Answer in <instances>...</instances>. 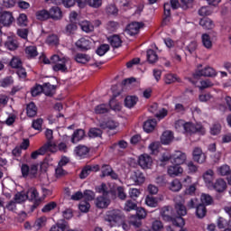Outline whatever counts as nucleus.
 <instances>
[{"label":"nucleus","mask_w":231,"mask_h":231,"mask_svg":"<svg viewBox=\"0 0 231 231\" xmlns=\"http://www.w3.org/2000/svg\"><path fill=\"white\" fill-rule=\"evenodd\" d=\"M178 80V77L174 74H167L165 77V83L166 84H173V82H176Z\"/></svg>","instance_id":"obj_64"},{"label":"nucleus","mask_w":231,"mask_h":231,"mask_svg":"<svg viewBox=\"0 0 231 231\" xmlns=\"http://www.w3.org/2000/svg\"><path fill=\"white\" fill-rule=\"evenodd\" d=\"M86 136V132L82 129H78L74 131L71 142L72 143H77L78 142H80V140H84V137Z\"/></svg>","instance_id":"obj_22"},{"label":"nucleus","mask_w":231,"mask_h":231,"mask_svg":"<svg viewBox=\"0 0 231 231\" xmlns=\"http://www.w3.org/2000/svg\"><path fill=\"white\" fill-rule=\"evenodd\" d=\"M192 157L197 163H205V162H207V155L200 147H195L193 149Z\"/></svg>","instance_id":"obj_9"},{"label":"nucleus","mask_w":231,"mask_h":231,"mask_svg":"<svg viewBox=\"0 0 231 231\" xmlns=\"http://www.w3.org/2000/svg\"><path fill=\"white\" fill-rule=\"evenodd\" d=\"M28 199V195L23 191L18 192L14 195V201L16 203H24Z\"/></svg>","instance_id":"obj_45"},{"label":"nucleus","mask_w":231,"mask_h":231,"mask_svg":"<svg viewBox=\"0 0 231 231\" xmlns=\"http://www.w3.org/2000/svg\"><path fill=\"white\" fill-rule=\"evenodd\" d=\"M25 194L26 196H28L27 199H30L31 201H33V199H37L39 196V192L35 188L29 189Z\"/></svg>","instance_id":"obj_47"},{"label":"nucleus","mask_w":231,"mask_h":231,"mask_svg":"<svg viewBox=\"0 0 231 231\" xmlns=\"http://www.w3.org/2000/svg\"><path fill=\"white\" fill-rule=\"evenodd\" d=\"M68 226V223L67 222H63V223H58L54 226H52L51 227L50 231H65L66 227Z\"/></svg>","instance_id":"obj_53"},{"label":"nucleus","mask_w":231,"mask_h":231,"mask_svg":"<svg viewBox=\"0 0 231 231\" xmlns=\"http://www.w3.org/2000/svg\"><path fill=\"white\" fill-rule=\"evenodd\" d=\"M42 88V92L46 97H53L55 95V86L50 84V83H45Z\"/></svg>","instance_id":"obj_25"},{"label":"nucleus","mask_w":231,"mask_h":231,"mask_svg":"<svg viewBox=\"0 0 231 231\" xmlns=\"http://www.w3.org/2000/svg\"><path fill=\"white\" fill-rule=\"evenodd\" d=\"M181 182L178 180V179L173 180L170 183V190L172 192H180V190H181Z\"/></svg>","instance_id":"obj_40"},{"label":"nucleus","mask_w":231,"mask_h":231,"mask_svg":"<svg viewBox=\"0 0 231 231\" xmlns=\"http://www.w3.org/2000/svg\"><path fill=\"white\" fill-rule=\"evenodd\" d=\"M54 19L55 21H59V19H62V11L60 8L54 6L51 7L49 11V19Z\"/></svg>","instance_id":"obj_20"},{"label":"nucleus","mask_w":231,"mask_h":231,"mask_svg":"<svg viewBox=\"0 0 231 231\" xmlns=\"http://www.w3.org/2000/svg\"><path fill=\"white\" fill-rule=\"evenodd\" d=\"M96 115H106V113H109V106L106 104L98 105L95 107Z\"/></svg>","instance_id":"obj_39"},{"label":"nucleus","mask_w":231,"mask_h":231,"mask_svg":"<svg viewBox=\"0 0 231 231\" xmlns=\"http://www.w3.org/2000/svg\"><path fill=\"white\" fill-rule=\"evenodd\" d=\"M107 51H109V44H102L96 51V52L97 53V55H99V57H103V55H106Z\"/></svg>","instance_id":"obj_51"},{"label":"nucleus","mask_w":231,"mask_h":231,"mask_svg":"<svg viewBox=\"0 0 231 231\" xmlns=\"http://www.w3.org/2000/svg\"><path fill=\"white\" fill-rule=\"evenodd\" d=\"M79 26H80L81 30L83 32H85L86 33H89V32H93V30H95V27L93 26V24H91V23L89 21H83V22L79 23Z\"/></svg>","instance_id":"obj_33"},{"label":"nucleus","mask_w":231,"mask_h":231,"mask_svg":"<svg viewBox=\"0 0 231 231\" xmlns=\"http://www.w3.org/2000/svg\"><path fill=\"white\" fill-rule=\"evenodd\" d=\"M200 205L208 206V205H214V198L207 193H202L200 196Z\"/></svg>","instance_id":"obj_26"},{"label":"nucleus","mask_w":231,"mask_h":231,"mask_svg":"<svg viewBox=\"0 0 231 231\" xmlns=\"http://www.w3.org/2000/svg\"><path fill=\"white\" fill-rule=\"evenodd\" d=\"M185 133L189 134H194L195 133H205V129L199 124L194 125L192 123H186L184 127Z\"/></svg>","instance_id":"obj_10"},{"label":"nucleus","mask_w":231,"mask_h":231,"mask_svg":"<svg viewBox=\"0 0 231 231\" xmlns=\"http://www.w3.org/2000/svg\"><path fill=\"white\" fill-rule=\"evenodd\" d=\"M216 69L212 67H206L201 70H197L193 73V79H199V77H216Z\"/></svg>","instance_id":"obj_8"},{"label":"nucleus","mask_w":231,"mask_h":231,"mask_svg":"<svg viewBox=\"0 0 231 231\" xmlns=\"http://www.w3.org/2000/svg\"><path fill=\"white\" fill-rule=\"evenodd\" d=\"M97 171H100V167H98V165H94V166H86L80 172L79 174V178L81 180H84L86 178H88L91 172H97Z\"/></svg>","instance_id":"obj_16"},{"label":"nucleus","mask_w":231,"mask_h":231,"mask_svg":"<svg viewBox=\"0 0 231 231\" xmlns=\"http://www.w3.org/2000/svg\"><path fill=\"white\" fill-rule=\"evenodd\" d=\"M27 115L30 117L35 116V115H37V106H35L33 102L27 105Z\"/></svg>","instance_id":"obj_50"},{"label":"nucleus","mask_w":231,"mask_h":231,"mask_svg":"<svg viewBox=\"0 0 231 231\" xmlns=\"http://www.w3.org/2000/svg\"><path fill=\"white\" fill-rule=\"evenodd\" d=\"M108 42L113 48H120L122 46V39L118 35L110 36Z\"/></svg>","instance_id":"obj_31"},{"label":"nucleus","mask_w":231,"mask_h":231,"mask_svg":"<svg viewBox=\"0 0 231 231\" xmlns=\"http://www.w3.org/2000/svg\"><path fill=\"white\" fill-rule=\"evenodd\" d=\"M125 217V216L120 209H113L106 213L105 221L109 223L111 226H116Z\"/></svg>","instance_id":"obj_3"},{"label":"nucleus","mask_w":231,"mask_h":231,"mask_svg":"<svg viewBox=\"0 0 231 231\" xmlns=\"http://www.w3.org/2000/svg\"><path fill=\"white\" fill-rule=\"evenodd\" d=\"M143 26V23H138V22H134L131 23L127 25L125 32L128 35H136L138 32H140V28Z\"/></svg>","instance_id":"obj_14"},{"label":"nucleus","mask_w":231,"mask_h":231,"mask_svg":"<svg viewBox=\"0 0 231 231\" xmlns=\"http://www.w3.org/2000/svg\"><path fill=\"white\" fill-rule=\"evenodd\" d=\"M171 160L172 163H175V165H181L182 163H185V161L187 160V154L181 152H176L171 157Z\"/></svg>","instance_id":"obj_15"},{"label":"nucleus","mask_w":231,"mask_h":231,"mask_svg":"<svg viewBox=\"0 0 231 231\" xmlns=\"http://www.w3.org/2000/svg\"><path fill=\"white\" fill-rule=\"evenodd\" d=\"M171 4L165 3L164 4V18H163V23L167 24L171 21Z\"/></svg>","instance_id":"obj_41"},{"label":"nucleus","mask_w":231,"mask_h":231,"mask_svg":"<svg viewBox=\"0 0 231 231\" xmlns=\"http://www.w3.org/2000/svg\"><path fill=\"white\" fill-rule=\"evenodd\" d=\"M145 203L148 207H152V208L158 207V199L152 196H147L145 199Z\"/></svg>","instance_id":"obj_48"},{"label":"nucleus","mask_w":231,"mask_h":231,"mask_svg":"<svg viewBox=\"0 0 231 231\" xmlns=\"http://www.w3.org/2000/svg\"><path fill=\"white\" fill-rule=\"evenodd\" d=\"M5 48H7V50H10L11 51H14V50H17V42L15 40H14V38L12 37H8L7 41L5 43Z\"/></svg>","instance_id":"obj_38"},{"label":"nucleus","mask_w":231,"mask_h":231,"mask_svg":"<svg viewBox=\"0 0 231 231\" xmlns=\"http://www.w3.org/2000/svg\"><path fill=\"white\" fill-rule=\"evenodd\" d=\"M77 48L82 51H88L91 49V41L89 39L81 38L77 41L76 42Z\"/></svg>","instance_id":"obj_18"},{"label":"nucleus","mask_w":231,"mask_h":231,"mask_svg":"<svg viewBox=\"0 0 231 231\" xmlns=\"http://www.w3.org/2000/svg\"><path fill=\"white\" fill-rule=\"evenodd\" d=\"M22 176L23 178H30V180H33V178H37V172L39 171L38 164H32L28 166L27 164H23L21 167Z\"/></svg>","instance_id":"obj_6"},{"label":"nucleus","mask_w":231,"mask_h":231,"mask_svg":"<svg viewBox=\"0 0 231 231\" xmlns=\"http://www.w3.org/2000/svg\"><path fill=\"white\" fill-rule=\"evenodd\" d=\"M138 163L142 169H150L152 165V158L148 154H142L139 157Z\"/></svg>","instance_id":"obj_13"},{"label":"nucleus","mask_w":231,"mask_h":231,"mask_svg":"<svg viewBox=\"0 0 231 231\" xmlns=\"http://www.w3.org/2000/svg\"><path fill=\"white\" fill-rule=\"evenodd\" d=\"M136 102H138V97L127 96L125 99V106L131 109V107H134V106H136Z\"/></svg>","instance_id":"obj_35"},{"label":"nucleus","mask_w":231,"mask_h":231,"mask_svg":"<svg viewBox=\"0 0 231 231\" xmlns=\"http://www.w3.org/2000/svg\"><path fill=\"white\" fill-rule=\"evenodd\" d=\"M154 127H156V120L155 119H150L144 122L143 124V130L145 133H151L154 131Z\"/></svg>","instance_id":"obj_28"},{"label":"nucleus","mask_w":231,"mask_h":231,"mask_svg":"<svg viewBox=\"0 0 231 231\" xmlns=\"http://www.w3.org/2000/svg\"><path fill=\"white\" fill-rule=\"evenodd\" d=\"M175 202V212L177 214V217L173 220V225L175 226H179L181 228V226H185V219L181 217L182 216H187V207H185V199L181 196H177L174 199Z\"/></svg>","instance_id":"obj_1"},{"label":"nucleus","mask_w":231,"mask_h":231,"mask_svg":"<svg viewBox=\"0 0 231 231\" xmlns=\"http://www.w3.org/2000/svg\"><path fill=\"white\" fill-rule=\"evenodd\" d=\"M10 66L15 69H18L19 68L23 67V61H21V59L14 57L10 62Z\"/></svg>","instance_id":"obj_54"},{"label":"nucleus","mask_w":231,"mask_h":231,"mask_svg":"<svg viewBox=\"0 0 231 231\" xmlns=\"http://www.w3.org/2000/svg\"><path fill=\"white\" fill-rule=\"evenodd\" d=\"M203 180L208 187H212V182L214 181V171L208 170L207 171H205V173L203 174Z\"/></svg>","instance_id":"obj_23"},{"label":"nucleus","mask_w":231,"mask_h":231,"mask_svg":"<svg viewBox=\"0 0 231 231\" xmlns=\"http://www.w3.org/2000/svg\"><path fill=\"white\" fill-rule=\"evenodd\" d=\"M136 208H138V206L136 203L133 202V200H127L125 203L124 210H125V212H131V210H136Z\"/></svg>","instance_id":"obj_49"},{"label":"nucleus","mask_w":231,"mask_h":231,"mask_svg":"<svg viewBox=\"0 0 231 231\" xmlns=\"http://www.w3.org/2000/svg\"><path fill=\"white\" fill-rule=\"evenodd\" d=\"M112 171H113V168H111V166L107 164H104L101 167V172H102L101 178H106V176H109Z\"/></svg>","instance_id":"obj_55"},{"label":"nucleus","mask_w":231,"mask_h":231,"mask_svg":"<svg viewBox=\"0 0 231 231\" xmlns=\"http://www.w3.org/2000/svg\"><path fill=\"white\" fill-rule=\"evenodd\" d=\"M172 140H174V134L171 131L167 130L162 133L161 143H163V145H169Z\"/></svg>","instance_id":"obj_19"},{"label":"nucleus","mask_w":231,"mask_h":231,"mask_svg":"<svg viewBox=\"0 0 231 231\" xmlns=\"http://www.w3.org/2000/svg\"><path fill=\"white\" fill-rule=\"evenodd\" d=\"M101 129H116L118 127V123L115 122L114 120H108L106 122H102L99 125Z\"/></svg>","instance_id":"obj_27"},{"label":"nucleus","mask_w":231,"mask_h":231,"mask_svg":"<svg viewBox=\"0 0 231 231\" xmlns=\"http://www.w3.org/2000/svg\"><path fill=\"white\" fill-rule=\"evenodd\" d=\"M47 42L51 46H57L59 44V36L52 34L47 38Z\"/></svg>","instance_id":"obj_57"},{"label":"nucleus","mask_w":231,"mask_h":231,"mask_svg":"<svg viewBox=\"0 0 231 231\" xmlns=\"http://www.w3.org/2000/svg\"><path fill=\"white\" fill-rule=\"evenodd\" d=\"M32 96V97H38V95L43 93L42 92V86L41 85H36L31 90Z\"/></svg>","instance_id":"obj_63"},{"label":"nucleus","mask_w":231,"mask_h":231,"mask_svg":"<svg viewBox=\"0 0 231 231\" xmlns=\"http://www.w3.org/2000/svg\"><path fill=\"white\" fill-rule=\"evenodd\" d=\"M200 26L204 28V30H212L214 28V22L208 18H203L199 21Z\"/></svg>","instance_id":"obj_37"},{"label":"nucleus","mask_w":231,"mask_h":231,"mask_svg":"<svg viewBox=\"0 0 231 231\" xmlns=\"http://www.w3.org/2000/svg\"><path fill=\"white\" fill-rule=\"evenodd\" d=\"M36 19L38 21H48L50 19V12L46 9L36 12Z\"/></svg>","instance_id":"obj_34"},{"label":"nucleus","mask_w":231,"mask_h":231,"mask_svg":"<svg viewBox=\"0 0 231 231\" xmlns=\"http://www.w3.org/2000/svg\"><path fill=\"white\" fill-rule=\"evenodd\" d=\"M87 3L91 8H100L102 6V0H88Z\"/></svg>","instance_id":"obj_62"},{"label":"nucleus","mask_w":231,"mask_h":231,"mask_svg":"<svg viewBox=\"0 0 231 231\" xmlns=\"http://www.w3.org/2000/svg\"><path fill=\"white\" fill-rule=\"evenodd\" d=\"M74 60L79 64H88V62H89V60H91V57L88 54L78 53L75 55Z\"/></svg>","instance_id":"obj_24"},{"label":"nucleus","mask_w":231,"mask_h":231,"mask_svg":"<svg viewBox=\"0 0 231 231\" xmlns=\"http://www.w3.org/2000/svg\"><path fill=\"white\" fill-rule=\"evenodd\" d=\"M14 21H15V18H14V14L11 12L5 11L0 14V24L5 28H10Z\"/></svg>","instance_id":"obj_7"},{"label":"nucleus","mask_w":231,"mask_h":231,"mask_svg":"<svg viewBox=\"0 0 231 231\" xmlns=\"http://www.w3.org/2000/svg\"><path fill=\"white\" fill-rule=\"evenodd\" d=\"M97 192L102 194L96 199V207L97 208H107L111 204V199H109V189H107V185L106 183L101 184L96 188Z\"/></svg>","instance_id":"obj_2"},{"label":"nucleus","mask_w":231,"mask_h":231,"mask_svg":"<svg viewBox=\"0 0 231 231\" xmlns=\"http://www.w3.org/2000/svg\"><path fill=\"white\" fill-rule=\"evenodd\" d=\"M196 216L199 219H203L207 216V207L203 204H199L196 208Z\"/></svg>","instance_id":"obj_30"},{"label":"nucleus","mask_w":231,"mask_h":231,"mask_svg":"<svg viewBox=\"0 0 231 231\" xmlns=\"http://www.w3.org/2000/svg\"><path fill=\"white\" fill-rule=\"evenodd\" d=\"M132 180L134 181V183H137V185H140L145 181V177L143 176V173H142L140 171H136L132 175Z\"/></svg>","instance_id":"obj_29"},{"label":"nucleus","mask_w":231,"mask_h":231,"mask_svg":"<svg viewBox=\"0 0 231 231\" xmlns=\"http://www.w3.org/2000/svg\"><path fill=\"white\" fill-rule=\"evenodd\" d=\"M75 152L78 156H86L89 152V148L86 145H79L76 147Z\"/></svg>","instance_id":"obj_43"},{"label":"nucleus","mask_w":231,"mask_h":231,"mask_svg":"<svg viewBox=\"0 0 231 231\" xmlns=\"http://www.w3.org/2000/svg\"><path fill=\"white\" fill-rule=\"evenodd\" d=\"M161 216L164 221H171L174 224V219H176V215L172 214V208L166 206L161 209Z\"/></svg>","instance_id":"obj_12"},{"label":"nucleus","mask_w":231,"mask_h":231,"mask_svg":"<svg viewBox=\"0 0 231 231\" xmlns=\"http://www.w3.org/2000/svg\"><path fill=\"white\" fill-rule=\"evenodd\" d=\"M107 15H118V8L115 4H109L106 7Z\"/></svg>","instance_id":"obj_44"},{"label":"nucleus","mask_w":231,"mask_h":231,"mask_svg":"<svg viewBox=\"0 0 231 231\" xmlns=\"http://www.w3.org/2000/svg\"><path fill=\"white\" fill-rule=\"evenodd\" d=\"M54 208H57V202L52 201V202H49L48 204H46L42 208V212H51V210H53Z\"/></svg>","instance_id":"obj_56"},{"label":"nucleus","mask_w":231,"mask_h":231,"mask_svg":"<svg viewBox=\"0 0 231 231\" xmlns=\"http://www.w3.org/2000/svg\"><path fill=\"white\" fill-rule=\"evenodd\" d=\"M210 187L217 192H225L226 190V181L224 179H217Z\"/></svg>","instance_id":"obj_17"},{"label":"nucleus","mask_w":231,"mask_h":231,"mask_svg":"<svg viewBox=\"0 0 231 231\" xmlns=\"http://www.w3.org/2000/svg\"><path fill=\"white\" fill-rule=\"evenodd\" d=\"M17 23L19 26H26L28 23V16H26L24 14H21L17 18Z\"/></svg>","instance_id":"obj_58"},{"label":"nucleus","mask_w":231,"mask_h":231,"mask_svg":"<svg viewBox=\"0 0 231 231\" xmlns=\"http://www.w3.org/2000/svg\"><path fill=\"white\" fill-rule=\"evenodd\" d=\"M50 152H57V144L51 143H46L43 146H42L39 150L34 151L31 154V158L32 160H37L39 156H43V154Z\"/></svg>","instance_id":"obj_4"},{"label":"nucleus","mask_w":231,"mask_h":231,"mask_svg":"<svg viewBox=\"0 0 231 231\" xmlns=\"http://www.w3.org/2000/svg\"><path fill=\"white\" fill-rule=\"evenodd\" d=\"M147 60L150 64H154L158 60V54L153 50H148Z\"/></svg>","instance_id":"obj_42"},{"label":"nucleus","mask_w":231,"mask_h":231,"mask_svg":"<svg viewBox=\"0 0 231 231\" xmlns=\"http://www.w3.org/2000/svg\"><path fill=\"white\" fill-rule=\"evenodd\" d=\"M42 118H38L32 121V127L36 131H42Z\"/></svg>","instance_id":"obj_59"},{"label":"nucleus","mask_w":231,"mask_h":231,"mask_svg":"<svg viewBox=\"0 0 231 231\" xmlns=\"http://www.w3.org/2000/svg\"><path fill=\"white\" fill-rule=\"evenodd\" d=\"M201 41L204 48L207 50H212V40L210 39V35L208 33L202 34Z\"/></svg>","instance_id":"obj_32"},{"label":"nucleus","mask_w":231,"mask_h":231,"mask_svg":"<svg viewBox=\"0 0 231 231\" xmlns=\"http://www.w3.org/2000/svg\"><path fill=\"white\" fill-rule=\"evenodd\" d=\"M89 138H98L102 136V131L99 128H91L88 131Z\"/></svg>","instance_id":"obj_52"},{"label":"nucleus","mask_w":231,"mask_h":231,"mask_svg":"<svg viewBox=\"0 0 231 231\" xmlns=\"http://www.w3.org/2000/svg\"><path fill=\"white\" fill-rule=\"evenodd\" d=\"M217 173L218 174V176H227V183L228 185H231V169L228 164H223L222 166L217 167Z\"/></svg>","instance_id":"obj_11"},{"label":"nucleus","mask_w":231,"mask_h":231,"mask_svg":"<svg viewBox=\"0 0 231 231\" xmlns=\"http://www.w3.org/2000/svg\"><path fill=\"white\" fill-rule=\"evenodd\" d=\"M25 53L30 57H37V48L35 46H29L25 49Z\"/></svg>","instance_id":"obj_61"},{"label":"nucleus","mask_w":231,"mask_h":231,"mask_svg":"<svg viewBox=\"0 0 231 231\" xmlns=\"http://www.w3.org/2000/svg\"><path fill=\"white\" fill-rule=\"evenodd\" d=\"M116 196L118 199H121V201H125L127 199V193H125V189L122 186L116 189Z\"/></svg>","instance_id":"obj_36"},{"label":"nucleus","mask_w":231,"mask_h":231,"mask_svg":"<svg viewBox=\"0 0 231 231\" xmlns=\"http://www.w3.org/2000/svg\"><path fill=\"white\" fill-rule=\"evenodd\" d=\"M168 174L171 178L180 176V174H183V168H181V166H180L179 164H176L174 166H170L168 168Z\"/></svg>","instance_id":"obj_21"},{"label":"nucleus","mask_w":231,"mask_h":231,"mask_svg":"<svg viewBox=\"0 0 231 231\" xmlns=\"http://www.w3.org/2000/svg\"><path fill=\"white\" fill-rule=\"evenodd\" d=\"M16 33L18 37H21V39H24V41H26V39H28V33H30V31H28V29H18Z\"/></svg>","instance_id":"obj_60"},{"label":"nucleus","mask_w":231,"mask_h":231,"mask_svg":"<svg viewBox=\"0 0 231 231\" xmlns=\"http://www.w3.org/2000/svg\"><path fill=\"white\" fill-rule=\"evenodd\" d=\"M51 64H55L52 67L54 71H68V67H66V63L68 62V59L60 58V56L54 54L51 57Z\"/></svg>","instance_id":"obj_5"},{"label":"nucleus","mask_w":231,"mask_h":231,"mask_svg":"<svg viewBox=\"0 0 231 231\" xmlns=\"http://www.w3.org/2000/svg\"><path fill=\"white\" fill-rule=\"evenodd\" d=\"M46 221H47V218L46 217H39L33 226L36 230H41V228H42V226H46Z\"/></svg>","instance_id":"obj_46"}]
</instances>
